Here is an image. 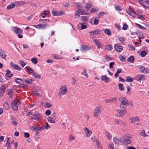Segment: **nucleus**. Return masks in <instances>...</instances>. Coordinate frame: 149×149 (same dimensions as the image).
<instances>
[{"label":"nucleus","mask_w":149,"mask_h":149,"mask_svg":"<svg viewBox=\"0 0 149 149\" xmlns=\"http://www.w3.org/2000/svg\"><path fill=\"white\" fill-rule=\"evenodd\" d=\"M24 81L26 83L28 84H30L32 82V81H33L32 79H29L28 78H27V79H25L24 80Z\"/></svg>","instance_id":"473e14b6"},{"label":"nucleus","mask_w":149,"mask_h":149,"mask_svg":"<svg viewBox=\"0 0 149 149\" xmlns=\"http://www.w3.org/2000/svg\"><path fill=\"white\" fill-rule=\"evenodd\" d=\"M140 55L141 57H144L146 55V53L145 51H142L141 52Z\"/></svg>","instance_id":"5fc2aeb1"},{"label":"nucleus","mask_w":149,"mask_h":149,"mask_svg":"<svg viewBox=\"0 0 149 149\" xmlns=\"http://www.w3.org/2000/svg\"><path fill=\"white\" fill-rule=\"evenodd\" d=\"M99 10L97 8H93L91 10V13H94Z\"/></svg>","instance_id":"79ce46f5"},{"label":"nucleus","mask_w":149,"mask_h":149,"mask_svg":"<svg viewBox=\"0 0 149 149\" xmlns=\"http://www.w3.org/2000/svg\"><path fill=\"white\" fill-rule=\"evenodd\" d=\"M80 12L79 11H77L75 13V18H77L79 17L80 16Z\"/></svg>","instance_id":"de8ad7c7"},{"label":"nucleus","mask_w":149,"mask_h":149,"mask_svg":"<svg viewBox=\"0 0 149 149\" xmlns=\"http://www.w3.org/2000/svg\"><path fill=\"white\" fill-rule=\"evenodd\" d=\"M48 121L52 123H55V121L54 118L52 117H49L48 118Z\"/></svg>","instance_id":"2f4dec72"},{"label":"nucleus","mask_w":149,"mask_h":149,"mask_svg":"<svg viewBox=\"0 0 149 149\" xmlns=\"http://www.w3.org/2000/svg\"><path fill=\"white\" fill-rule=\"evenodd\" d=\"M127 60L129 62L132 63L134 62V58L133 56H131L128 58Z\"/></svg>","instance_id":"7c9ffc66"},{"label":"nucleus","mask_w":149,"mask_h":149,"mask_svg":"<svg viewBox=\"0 0 149 149\" xmlns=\"http://www.w3.org/2000/svg\"><path fill=\"white\" fill-rule=\"evenodd\" d=\"M52 112L49 110H47L45 112V113L47 116H49L51 114Z\"/></svg>","instance_id":"052dcab7"},{"label":"nucleus","mask_w":149,"mask_h":149,"mask_svg":"<svg viewBox=\"0 0 149 149\" xmlns=\"http://www.w3.org/2000/svg\"><path fill=\"white\" fill-rule=\"evenodd\" d=\"M139 3L143 7H145V5L144 4L145 2L143 0H139Z\"/></svg>","instance_id":"e2e57ef3"},{"label":"nucleus","mask_w":149,"mask_h":149,"mask_svg":"<svg viewBox=\"0 0 149 149\" xmlns=\"http://www.w3.org/2000/svg\"><path fill=\"white\" fill-rule=\"evenodd\" d=\"M84 131L85 132L86 136L87 137H89L92 133L91 131L86 127H85L84 128Z\"/></svg>","instance_id":"f8f14e48"},{"label":"nucleus","mask_w":149,"mask_h":149,"mask_svg":"<svg viewBox=\"0 0 149 149\" xmlns=\"http://www.w3.org/2000/svg\"><path fill=\"white\" fill-rule=\"evenodd\" d=\"M15 6V5L14 3H12L8 5L7 7V9H10L14 8Z\"/></svg>","instance_id":"cd10ccee"},{"label":"nucleus","mask_w":149,"mask_h":149,"mask_svg":"<svg viewBox=\"0 0 149 149\" xmlns=\"http://www.w3.org/2000/svg\"><path fill=\"white\" fill-rule=\"evenodd\" d=\"M30 129L31 130H34L35 131L39 130V129H38V127H35L34 126H31L30 127Z\"/></svg>","instance_id":"c9c22d12"},{"label":"nucleus","mask_w":149,"mask_h":149,"mask_svg":"<svg viewBox=\"0 0 149 149\" xmlns=\"http://www.w3.org/2000/svg\"><path fill=\"white\" fill-rule=\"evenodd\" d=\"M0 89L1 91H3V92H5L6 90V85H2L0 88Z\"/></svg>","instance_id":"f704fd0d"},{"label":"nucleus","mask_w":149,"mask_h":149,"mask_svg":"<svg viewBox=\"0 0 149 149\" xmlns=\"http://www.w3.org/2000/svg\"><path fill=\"white\" fill-rule=\"evenodd\" d=\"M127 13L130 16H132L134 17H135L134 15V13L136 14V12H134V11L133 8L131 7H129V10H126Z\"/></svg>","instance_id":"0eeeda50"},{"label":"nucleus","mask_w":149,"mask_h":149,"mask_svg":"<svg viewBox=\"0 0 149 149\" xmlns=\"http://www.w3.org/2000/svg\"><path fill=\"white\" fill-rule=\"evenodd\" d=\"M120 110L123 111H124L126 112L125 108L123 106L120 105Z\"/></svg>","instance_id":"680f3d73"},{"label":"nucleus","mask_w":149,"mask_h":149,"mask_svg":"<svg viewBox=\"0 0 149 149\" xmlns=\"http://www.w3.org/2000/svg\"><path fill=\"white\" fill-rule=\"evenodd\" d=\"M139 135L141 136H143L144 137L147 136L148 135L146 134L145 131L144 130H142L141 132L139 133Z\"/></svg>","instance_id":"aec40b11"},{"label":"nucleus","mask_w":149,"mask_h":149,"mask_svg":"<svg viewBox=\"0 0 149 149\" xmlns=\"http://www.w3.org/2000/svg\"><path fill=\"white\" fill-rule=\"evenodd\" d=\"M52 14L54 16H59L60 14L57 11L53 10L52 11Z\"/></svg>","instance_id":"09e8293b"},{"label":"nucleus","mask_w":149,"mask_h":149,"mask_svg":"<svg viewBox=\"0 0 149 149\" xmlns=\"http://www.w3.org/2000/svg\"><path fill=\"white\" fill-rule=\"evenodd\" d=\"M136 24L137 25V26H139V28H140L141 29H143V30H146V28L145 27L143 26H141V25H140L139 24L136 23Z\"/></svg>","instance_id":"bf43d9fd"},{"label":"nucleus","mask_w":149,"mask_h":149,"mask_svg":"<svg viewBox=\"0 0 149 149\" xmlns=\"http://www.w3.org/2000/svg\"><path fill=\"white\" fill-rule=\"evenodd\" d=\"M121 72V70L120 69H118L116 73L115 74V76L116 77H117L118 76V74L120 73Z\"/></svg>","instance_id":"6e6d98bb"},{"label":"nucleus","mask_w":149,"mask_h":149,"mask_svg":"<svg viewBox=\"0 0 149 149\" xmlns=\"http://www.w3.org/2000/svg\"><path fill=\"white\" fill-rule=\"evenodd\" d=\"M109 149H114V146L113 143L111 142L108 145Z\"/></svg>","instance_id":"c756f323"},{"label":"nucleus","mask_w":149,"mask_h":149,"mask_svg":"<svg viewBox=\"0 0 149 149\" xmlns=\"http://www.w3.org/2000/svg\"><path fill=\"white\" fill-rule=\"evenodd\" d=\"M14 31L16 34H22L23 33V31L21 30L19 28L15 27L14 28Z\"/></svg>","instance_id":"9b49d317"},{"label":"nucleus","mask_w":149,"mask_h":149,"mask_svg":"<svg viewBox=\"0 0 149 149\" xmlns=\"http://www.w3.org/2000/svg\"><path fill=\"white\" fill-rule=\"evenodd\" d=\"M0 56L4 59H5L6 56V55L1 49H0Z\"/></svg>","instance_id":"393cba45"},{"label":"nucleus","mask_w":149,"mask_h":149,"mask_svg":"<svg viewBox=\"0 0 149 149\" xmlns=\"http://www.w3.org/2000/svg\"><path fill=\"white\" fill-rule=\"evenodd\" d=\"M48 26V25L45 24H39L33 26L36 28L40 29H45Z\"/></svg>","instance_id":"423d86ee"},{"label":"nucleus","mask_w":149,"mask_h":149,"mask_svg":"<svg viewBox=\"0 0 149 149\" xmlns=\"http://www.w3.org/2000/svg\"><path fill=\"white\" fill-rule=\"evenodd\" d=\"M126 81L128 82H132L133 81V79L130 76H128L126 79Z\"/></svg>","instance_id":"ea45409f"},{"label":"nucleus","mask_w":149,"mask_h":149,"mask_svg":"<svg viewBox=\"0 0 149 149\" xmlns=\"http://www.w3.org/2000/svg\"><path fill=\"white\" fill-rule=\"evenodd\" d=\"M145 79V77L143 75H141L139 77L138 81L140 82L141 81L144 80Z\"/></svg>","instance_id":"a19ab883"},{"label":"nucleus","mask_w":149,"mask_h":149,"mask_svg":"<svg viewBox=\"0 0 149 149\" xmlns=\"http://www.w3.org/2000/svg\"><path fill=\"white\" fill-rule=\"evenodd\" d=\"M32 75L36 78L40 79L41 76L39 74L35 72H34Z\"/></svg>","instance_id":"a878e982"},{"label":"nucleus","mask_w":149,"mask_h":149,"mask_svg":"<svg viewBox=\"0 0 149 149\" xmlns=\"http://www.w3.org/2000/svg\"><path fill=\"white\" fill-rule=\"evenodd\" d=\"M32 62L35 64L37 63H38V61L36 58H33L31 60Z\"/></svg>","instance_id":"864d4df0"},{"label":"nucleus","mask_w":149,"mask_h":149,"mask_svg":"<svg viewBox=\"0 0 149 149\" xmlns=\"http://www.w3.org/2000/svg\"><path fill=\"white\" fill-rule=\"evenodd\" d=\"M113 140L115 143L116 144H119L122 142L120 138L116 137H114Z\"/></svg>","instance_id":"4468645a"},{"label":"nucleus","mask_w":149,"mask_h":149,"mask_svg":"<svg viewBox=\"0 0 149 149\" xmlns=\"http://www.w3.org/2000/svg\"><path fill=\"white\" fill-rule=\"evenodd\" d=\"M41 116L42 115L41 114L37 111H36L35 112L34 114L31 117V118L32 119L38 120Z\"/></svg>","instance_id":"39448f33"},{"label":"nucleus","mask_w":149,"mask_h":149,"mask_svg":"<svg viewBox=\"0 0 149 149\" xmlns=\"http://www.w3.org/2000/svg\"><path fill=\"white\" fill-rule=\"evenodd\" d=\"M119 100L122 105H128V101L125 97H121L119 99Z\"/></svg>","instance_id":"1a4fd4ad"},{"label":"nucleus","mask_w":149,"mask_h":149,"mask_svg":"<svg viewBox=\"0 0 149 149\" xmlns=\"http://www.w3.org/2000/svg\"><path fill=\"white\" fill-rule=\"evenodd\" d=\"M94 42L97 45L98 48L101 47V42L97 39H94L93 40Z\"/></svg>","instance_id":"a211bd4d"},{"label":"nucleus","mask_w":149,"mask_h":149,"mask_svg":"<svg viewBox=\"0 0 149 149\" xmlns=\"http://www.w3.org/2000/svg\"><path fill=\"white\" fill-rule=\"evenodd\" d=\"M26 3L24 1H17L15 3V4L16 6L26 4Z\"/></svg>","instance_id":"412c9836"},{"label":"nucleus","mask_w":149,"mask_h":149,"mask_svg":"<svg viewBox=\"0 0 149 149\" xmlns=\"http://www.w3.org/2000/svg\"><path fill=\"white\" fill-rule=\"evenodd\" d=\"M13 91L12 89H10L8 93V95L10 97L12 98L13 96Z\"/></svg>","instance_id":"8fccbe9b"},{"label":"nucleus","mask_w":149,"mask_h":149,"mask_svg":"<svg viewBox=\"0 0 149 149\" xmlns=\"http://www.w3.org/2000/svg\"><path fill=\"white\" fill-rule=\"evenodd\" d=\"M15 81L16 82L19 84H21V82L23 81L22 80L18 78H17L16 79H15Z\"/></svg>","instance_id":"a18cd8bd"},{"label":"nucleus","mask_w":149,"mask_h":149,"mask_svg":"<svg viewBox=\"0 0 149 149\" xmlns=\"http://www.w3.org/2000/svg\"><path fill=\"white\" fill-rule=\"evenodd\" d=\"M102 107L100 106H97L95 107L94 109L93 115L95 117H98L102 112Z\"/></svg>","instance_id":"f257e3e1"},{"label":"nucleus","mask_w":149,"mask_h":149,"mask_svg":"<svg viewBox=\"0 0 149 149\" xmlns=\"http://www.w3.org/2000/svg\"><path fill=\"white\" fill-rule=\"evenodd\" d=\"M79 24L81 25V29H86L87 28V26L84 23H79Z\"/></svg>","instance_id":"e433bc0d"},{"label":"nucleus","mask_w":149,"mask_h":149,"mask_svg":"<svg viewBox=\"0 0 149 149\" xmlns=\"http://www.w3.org/2000/svg\"><path fill=\"white\" fill-rule=\"evenodd\" d=\"M118 86L119 87V89L120 91H123L124 90V89L122 84H119Z\"/></svg>","instance_id":"603ef678"},{"label":"nucleus","mask_w":149,"mask_h":149,"mask_svg":"<svg viewBox=\"0 0 149 149\" xmlns=\"http://www.w3.org/2000/svg\"><path fill=\"white\" fill-rule=\"evenodd\" d=\"M10 65L14 69L18 70L19 71H20L21 70V68L19 67L18 65L17 64L14 65V63L12 62L10 63Z\"/></svg>","instance_id":"ddd939ff"},{"label":"nucleus","mask_w":149,"mask_h":149,"mask_svg":"<svg viewBox=\"0 0 149 149\" xmlns=\"http://www.w3.org/2000/svg\"><path fill=\"white\" fill-rule=\"evenodd\" d=\"M131 136H130L124 135L123 136V138L124 139L123 143L126 145H128L131 143V141L130 139L131 138Z\"/></svg>","instance_id":"20e7f679"},{"label":"nucleus","mask_w":149,"mask_h":149,"mask_svg":"<svg viewBox=\"0 0 149 149\" xmlns=\"http://www.w3.org/2000/svg\"><path fill=\"white\" fill-rule=\"evenodd\" d=\"M117 100V97L111 98L110 99H107L105 100V102L106 103H109L116 102Z\"/></svg>","instance_id":"9d476101"},{"label":"nucleus","mask_w":149,"mask_h":149,"mask_svg":"<svg viewBox=\"0 0 149 149\" xmlns=\"http://www.w3.org/2000/svg\"><path fill=\"white\" fill-rule=\"evenodd\" d=\"M105 134L107 138L109 140H110L112 138V136L111 133L107 131L105 132Z\"/></svg>","instance_id":"6ab92c4d"},{"label":"nucleus","mask_w":149,"mask_h":149,"mask_svg":"<svg viewBox=\"0 0 149 149\" xmlns=\"http://www.w3.org/2000/svg\"><path fill=\"white\" fill-rule=\"evenodd\" d=\"M114 47L116 51L118 52H121L123 49V46H119L117 44H116L115 45Z\"/></svg>","instance_id":"2eb2a0df"},{"label":"nucleus","mask_w":149,"mask_h":149,"mask_svg":"<svg viewBox=\"0 0 149 149\" xmlns=\"http://www.w3.org/2000/svg\"><path fill=\"white\" fill-rule=\"evenodd\" d=\"M86 7L87 9H89L92 7V4L91 3L88 2L86 4Z\"/></svg>","instance_id":"49530a36"},{"label":"nucleus","mask_w":149,"mask_h":149,"mask_svg":"<svg viewBox=\"0 0 149 149\" xmlns=\"http://www.w3.org/2000/svg\"><path fill=\"white\" fill-rule=\"evenodd\" d=\"M96 143L97 146L99 149H102V147L101 145L100 142L98 141Z\"/></svg>","instance_id":"72a5a7b5"},{"label":"nucleus","mask_w":149,"mask_h":149,"mask_svg":"<svg viewBox=\"0 0 149 149\" xmlns=\"http://www.w3.org/2000/svg\"><path fill=\"white\" fill-rule=\"evenodd\" d=\"M68 92V90L65 86H61L60 87V90L59 92L58 96L60 97L62 95H66Z\"/></svg>","instance_id":"f03ea898"},{"label":"nucleus","mask_w":149,"mask_h":149,"mask_svg":"<svg viewBox=\"0 0 149 149\" xmlns=\"http://www.w3.org/2000/svg\"><path fill=\"white\" fill-rule=\"evenodd\" d=\"M101 79L102 81L106 83L108 82L109 81V78L105 75L103 76Z\"/></svg>","instance_id":"5701e85b"},{"label":"nucleus","mask_w":149,"mask_h":149,"mask_svg":"<svg viewBox=\"0 0 149 149\" xmlns=\"http://www.w3.org/2000/svg\"><path fill=\"white\" fill-rule=\"evenodd\" d=\"M101 31L100 30L97 29L95 31L89 32L90 35L91 36H95L97 34L101 33Z\"/></svg>","instance_id":"6e6552de"},{"label":"nucleus","mask_w":149,"mask_h":149,"mask_svg":"<svg viewBox=\"0 0 149 149\" xmlns=\"http://www.w3.org/2000/svg\"><path fill=\"white\" fill-rule=\"evenodd\" d=\"M127 27L128 25L126 24L125 23L123 24L122 29L123 30H126L127 29Z\"/></svg>","instance_id":"13d9d810"},{"label":"nucleus","mask_w":149,"mask_h":149,"mask_svg":"<svg viewBox=\"0 0 149 149\" xmlns=\"http://www.w3.org/2000/svg\"><path fill=\"white\" fill-rule=\"evenodd\" d=\"M9 141L10 139L8 137L7 138V142L6 144V146L7 147V148H11Z\"/></svg>","instance_id":"bb28decb"},{"label":"nucleus","mask_w":149,"mask_h":149,"mask_svg":"<svg viewBox=\"0 0 149 149\" xmlns=\"http://www.w3.org/2000/svg\"><path fill=\"white\" fill-rule=\"evenodd\" d=\"M80 19L85 22H87L88 21V17L86 16H82L80 17Z\"/></svg>","instance_id":"4be33fe9"},{"label":"nucleus","mask_w":149,"mask_h":149,"mask_svg":"<svg viewBox=\"0 0 149 149\" xmlns=\"http://www.w3.org/2000/svg\"><path fill=\"white\" fill-rule=\"evenodd\" d=\"M130 120L131 121V123H134L135 122L139 120V118L138 117H134L132 118H130Z\"/></svg>","instance_id":"f3484780"},{"label":"nucleus","mask_w":149,"mask_h":149,"mask_svg":"<svg viewBox=\"0 0 149 149\" xmlns=\"http://www.w3.org/2000/svg\"><path fill=\"white\" fill-rule=\"evenodd\" d=\"M4 108L6 110H8L9 109V106L8 103L5 102L3 105Z\"/></svg>","instance_id":"37998d69"},{"label":"nucleus","mask_w":149,"mask_h":149,"mask_svg":"<svg viewBox=\"0 0 149 149\" xmlns=\"http://www.w3.org/2000/svg\"><path fill=\"white\" fill-rule=\"evenodd\" d=\"M104 31L105 33L108 35L109 36L111 34L110 30L109 29H105L104 30Z\"/></svg>","instance_id":"c85d7f7f"},{"label":"nucleus","mask_w":149,"mask_h":149,"mask_svg":"<svg viewBox=\"0 0 149 149\" xmlns=\"http://www.w3.org/2000/svg\"><path fill=\"white\" fill-rule=\"evenodd\" d=\"M99 22V20L98 19H97L96 18H95L94 20V23L95 24L97 25L98 24Z\"/></svg>","instance_id":"774afa93"},{"label":"nucleus","mask_w":149,"mask_h":149,"mask_svg":"<svg viewBox=\"0 0 149 149\" xmlns=\"http://www.w3.org/2000/svg\"><path fill=\"white\" fill-rule=\"evenodd\" d=\"M21 102L20 101L17 100H12L11 102V105L13 109L15 111L18 110V106L20 104Z\"/></svg>","instance_id":"7ed1b4c3"},{"label":"nucleus","mask_w":149,"mask_h":149,"mask_svg":"<svg viewBox=\"0 0 149 149\" xmlns=\"http://www.w3.org/2000/svg\"><path fill=\"white\" fill-rule=\"evenodd\" d=\"M12 123L15 126H16L17 125V122L14 119L12 120Z\"/></svg>","instance_id":"0e129e2a"},{"label":"nucleus","mask_w":149,"mask_h":149,"mask_svg":"<svg viewBox=\"0 0 149 149\" xmlns=\"http://www.w3.org/2000/svg\"><path fill=\"white\" fill-rule=\"evenodd\" d=\"M112 46L111 45L109 44L106 49H107L109 51L111 50L112 49Z\"/></svg>","instance_id":"3c124183"},{"label":"nucleus","mask_w":149,"mask_h":149,"mask_svg":"<svg viewBox=\"0 0 149 149\" xmlns=\"http://www.w3.org/2000/svg\"><path fill=\"white\" fill-rule=\"evenodd\" d=\"M52 105L47 102H45V107L47 108H50L52 106Z\"/></svg>","instance_id":"58836bf2"},{"label":"nucleus","mask_w":149,"mask_h":149,"mask_svg":"<svg viewBox=\"0 0 149 149\" xmlns=\"http://www.w3.org/2000/svg\"><path fill=\"white\" fill-rule=\"evenodd\" d=\"M90 49V48L86 45H82L80 49V50L82 52H84Z\"/></svg>","instance_id":"dca6fc26"},{"label":"nucleus","mask_w":149,"mask_h":149,"mask_svg":"<svg viewBox=\"0 0 149 149\" xmlns=\"http://www.w3.org/2000/svg\"><path fill=\"white\" fill-rule=\"evenodd\" d=\"M106 14V13L104 12H100L99 13V15L100 17H101L104 15Z\"/></svg>","instance_id":"69168bd1"},{"label":"nucleus","mask_w":149,"mask_h":149,"mask_svg":"<svg viewBox=\"0 0 149 149\" xmlns=\"http://www.w3.org/2000/svg\"><path fill=\"white\" fill-rule=\"evenodd\" d=\"M139 68L140 70L142 72H144L145 68L144 66L140 65L139 66Z\"/></svg>","instance_id":"c03bdc74"},{"label":"nucleus","mask_w":149,"mask_h":149,"mask_svg":"<svg viewBox=\"0 0 149 149\" xmlns=\"http://www.w3.org/2000/svg\"><path fill=\"white\" fill-rule=\"evenodd\" d=\"M82 75H84L87 78L88 77V74H87L86 71V70L85 69H84L82 72L81 73Z\"/></svg>","instance_id":"4c0bfd02"},{"label":"nucleus","mask_w":149,"mask_h":149,"mask_svg":"<svg viewBox=\"0 0 149 149\" xmlns=\"http://www.w3.org/2000/svg\"><path fill=\"white\" fill-rule=\"evenodd\" d=\"M19 63L21 65L22 67H24L26 65V63H25L24 61H19Z\"/></svg>","instance_id":"338daca9"},{"label":"nucleus","mask_w":149,"mask_h":149,"mask_svg":"<svg viewBox=\"0 0 149 149\" xmlns=\"http://www.w3.org/2000/svg\"><path fill=\"white\" fill-rule=\"evenodd\" d=\"M128 46L129 47V50L131 51H134L135 49L134 47L132 45H129Z\"/></svg>","instance_id":"4d7b16f0"},{"label":"nucleus","mask_w":149,"mask_h":149,"mask_svg":"<svg viewBox=\"0 0 149 149\" xmlns=\"http://www.w3.org/2000/svg\"><path fill=\"white\" fill-rule=\"evenodd\" d=\"M117 111L119 113L120 116L121 117L123 116L126 113V112L119 109L117 110Z\"/></svg>","instance_id":"b1692460"}]
</instances>
